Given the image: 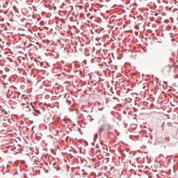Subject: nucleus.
Wrapping results in <instances>:
<instances>
[{"label": "nucleus", "instance_id": "obj_1", "mask_svg": "<svg viewBox=\"0 0 178 178\" xmlns=\"http://www.w3.org/2000/svg\"><path fill=\"white\" fill-rule=\"evenodd\" d=\"M100 131H102L103 130H104V128L103 127H102V128H100Z\"/></svg>", "mask_w": 178, "mask_h": 178}, {"label": "nucleus", "instance_id": "obj_2", "mask_svg": "<svg viewBox=\"0 0 178 178\" xmlns=\"http://www.w3.org/2000/svg\"><path fill=\"white\" fill-rule=\"evenodd\" d=\"M31 105L32 108H34V106H33V103H31Z\"/></svg>", "mask_w": 178, "mask_h": 178}, {"label": "nucleus", "instance_id": "obj_3", "mask_svg": "<svg viewBox=\"0 0 178 178\" xmlns=\"http://www.w3.org/2000/svg\"><path fill=\"white\" fill-rule=\"evenodd\" d=\"M106 151H108V147H106Z\"/></svg>", "mask_w": 178, "mask_h": 178}, {"label": "nucleus", "instance_id": "obj_4", "mask_svg": "<svg viewBox=\"0 0 178 178\" xmlns=\"http://www.w3.org/2000/svg\"><path fill=\"white\" fill-rule=\"evenodd\" d=\"M155 16H158V14H155Z\"/></svg>", "mask_w": 178, "mask_h": 178}, {"label": "nucleus", "instance_id": "obj_5", "mask_svg": "<svg viewBox=\"0 0 178 178\" xmlns=\"http://www.w3.org/2000/svg\"><path fill=\"white\" fill-rule=\"evenodd\" d=\"M103 149H105V147H103Z\"/></svg>", "mask_w": 178, "mask_h": 178}]
</instances>
